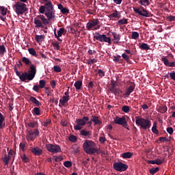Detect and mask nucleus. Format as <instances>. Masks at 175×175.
<instances>
[{
    "label": "nucleus",
    "instance_id": "f257e3e1",
    "mask_svg": "<svg viewBox=\"0 0 175 175\" xmlns=\"http://www.w3.org/2000/svg\"><path fill=\"white\" fill-rule=\"evenodd\" d=\"M38 12L41 14H44L48 20L55 21V11L54 10V7L51 1H48L44 5H40Z\"/></svg>",
    "mask_w": 175,
    "mask_h": 175
},
{
    "label": "nucleus",
    "instance_id": "f03ea898",
    "mask_svg": "<svg viewBox=\"0 0 175 175\" xmlns=\"http://www.w3.org/2000/svg\"><path fill=\"white\" fill-rule=\"evenodd\" d=\"M83 151L89 155L99 154V148H96L95 142L91 140H86L83 144Z\"/></svg>",
    "mask_w": 175,
    "mask_h": 175
},
{
    "label": "nucleus",
    "instance_id": "7ed1b4c3",
    "mask_svg": "<svg viewBox=\"0 0 175 175\" xmlns=\"http://www.w3.org/2000/svg\"><path fill=\"white\" fill-rule=\"evenodd\" d=\"M135 124L137 126H141L144 130L151 128V121L140 116L135 117Z\"/></svg>",
    "mask_w": 175,
    "mask_h": 175
},
{
    "label": "nucleus",
    "instance_id": "20e7f679",
    "mask_svg": "<svg viewBox=\"0 0 175 175\" xmlns=\"http://www.w3.org/2000/svg\"><path fill=\"white\" fill-rule=\"evenodd\" d=\"M93 38L96 40L101 42V43H108V46L111 44V38L107 37L106 34H100L99 32H96Z\"/></svg>",
    "mask_w": 175,
    "mask_h": 175
},
{
    "label": "nucleus",
    "instance_id": "39448f33",
    "mask_svg": "<svg viewBox=\"0 0 175 175\" xmlns=\"http://www.w3.org/2000/svg\"><path fill=\"white\" fill-rule=\"evenodd\" d=\"M12 8L15 9V12L18 16H20V14H24L25 12L28 10V8H27V4L20 1L16 2Z\"/></svg>",
    "mask_w": 175,
    "mask_h": 175
},
{
    "label": "nucleus",
    "instance_id": "423d86ee",
    "mask_svg": "<svg viewBox=\"0 0 175 175\" xmlns=\"http://www.w3.org/2000/svg\"><path fill=\"white\" fill-rule=\"evenodd\" d=\"M87 121H90V118L88 116H83L81 119L77 118V125L74 126L75 131H81L83 126L87 124Z\"/></svg>",
    "mask_w": 175,
    "mask_h": 175
},
{
    "label": "nucleus",
    "instance_id": "0eeeda50",
    "mask_svg": "<svg viewBox=\"0 0 175 175\" xmlns=\"http://www.w3.org/2000/svg\"><path fill=\"white\" fill-rule=\"evenodd\" d=\"M114 122L115 124H117L118 125H122L123 128H125L128 131H129V126H128V120L125 118V117L122 116L121 118L116 116L114 118Z\"/></svg>",
    "mask_w": 175,
    "mask_h": 175
},
{
    "label": "nucleus",
    "instance_id": "6e6552de",
    "mask_svg": "<svg viewBox=\"0 0 175 175\" xmlns=\"http://www.w3.org/2000/svg\"><path fill=\"white\" fill-rule=\"evenodd\" d=\"M46 148L47 151H49V152H53V154L62 152V150H61V146H59V145L48 144L46 145Z\"/></svg>",
    "mask_w": 175,
    "mask_h": 175
},
{
    "label": "nucleus",
    "instance_id": "1a4fd4ad",
    "mask_svg": "<svg viewBox=\"0 0 175 175\" xmlns=\"http://www.w3.org/2000/svg\"><path fill=\"white\" fill-rule=\"evenodd\" d=\"M113 167L114 170H116V172H125L128 169V165L119 161V162H115L113 164Z\"/></svg>",
    "mask_w": 175,
    "mask_h": 175
},
{
    "label": "nucleus",
    "instance_id": "9d476101",
    "mask_svg": "<svg viewBox=\"0 0 175 175\" xmlns=\"http://www.w3.org/2000/svg\"><path fill=\"white\" fill-rule=\"evenodd\" d=\"M40 133L39 132V129H34V131H32V130H29L27 131L26 139L28 142L33 140L36 137H38V136H39Z\"/></svg>",
    "mask_w": 175,
    "mask_h": 175
},
{
    "label": "nucleus",
    "instance_id": "9b49d317",
    "mask_svg": "<svg viewBox=\"0 0 175 175\" xmlns=\"http://www.w3.org/2000/svg\"><path fill=\"white\" fill-rule=\"evenodd\" d=\"M100 22L99 21V19H93L90 22H88L86 24V28L90 31L92 28H94V27H96L94 28V29H99L100 28V26L99 25V23Z\"/></svg>",
    "mask_w": 175,
    "mask_h": 175
},
{
    "label": "nucleus",
    "instance_id": "f8f14e48",
    "mask_svg": "<svg viewBox=\"0 0 175 175\" xmlns=\"http://www.w3.org/2000/svg\"><path fill=\"white\" fill-rule=\"evenodd\" d=\"M140 10L142 11H140ZM133 10L135 13H137L138 14H139V16H143L144 17H150V14H148V12H147V10H146V9H144V8L143 7H141L140 8L134 7Z\"/></svg>",
    "mask_w": 175,
    "mask_h": 175
},
{
    "label": "nucleus",
    "instance_id": "ddd939ff",
    "mask_svg": "<svg viewBox=\"0 0 175 175\" xmlns=\"http://www.w3.org/2000/svg\"><path fill=\"white\" fill-rule=\"evenodd\" d=\"M28 75L29 78L31 79V80L35 79V76L36 75V66H33V64L30 66V70H29Z\"/></svg>",
    "mask_w": 175,
    "mask_h": 175
},
{
    "label": "nucleus",
    "instance_id": "4468645a",
    "mask_svg": "<svg viewBox=\"0 0 175 175\" xmlns=\"http://www.w3.org/2000/svg\"><path fill=\"white\" fill-rule=\"evenodd\" d=\"M161 61L165 66H168V68H175V62H169V59H167L166 57L163 56Z\"/></svg>",
    "mask_w": 175,
    "mask_h": 175
},
{
    "label": "nucleus",
    "instance_id": "2eb2a0df",
    "mask_svg": "<svg viewBox=\"0 0 175 175\" xmlns=\"http://www.w3.org/2000/svg\"><path fill=\"white\" fill-rule=\"evenodd\" d=\"M28 72H23L22 74L20 72V74L18 75L21 81H25L26 80H29V81H31L32 80L31 78H29V75H28Z\"/></svg>",
    "mask_w": 175,
    "mask_h": 175
},
{
    "label": "nucleus",
    "instance_id": "dca6fc26",
    "mask_svg": "<svg viewBox=\"0 0 175 175\" xmlns=\"http://www.w3.org/2000/svg\"><path fill=\"white\" fill-rule=\"evenodd\" d=\"M31 151L34 155L38 156V157L39 155H42V154H43V150H42V149H40L38 146L31 148Z\"/></svg>",
    "mask_w": 175,
    "mask_h": 175
},
{
    "label": "nucleus",
    "instance_id": "f3484780",
    "mask_svg": "<svg viewBox=\"0 0 175 175\" xmlns=\"http://www.w3.org/2000/svg\"><path fill=\"white\" fill-rule=\"evenodd\" d=\"M34 24L36 28H44V25H43L42 21L38 18H34Z\"/></svg>",
    "mask_w": 175,
    "mask_h": 175
},
{
    "label": "nucleus",
    "instance_id": "a211bd4d",
    "mask_svg": "<svg viewBox=\"0 0 175 175\" xmlns=\"http://www.w3.org/2000/svg\"><path fill=\"white\" fill-rule=\"evenodd\" d=\"M148 163L150 165H162V160L161 159H156L154 160L148 161Z\"/></svg>",
    "mask_w": 175,
    "mask_h": 175
},
{
    "label": "nucleus",
    "instance_id": "6ab92c4d",
    "mask_svg": "<svg viewBox=\"0 0 175 175\" xmlns=\"http://www.w3.org/2000/svg\"><path fill=\"white\" fill-rule=\"evenodd\" d=\"M39 18L42 21L44 25H49V24H50L51 20H49V18H46V16H44V15L39 16Z\"/></svg>",
    "mask_w": 175,
    "mask_h": 175
},
{
    "label": "nucleus",
    "instance_id": "aec40b11",
    "mask_svg": "<svg viewBox=\"0 0 175 175\" xmlns=\"http://www.w3.org/2000/svg\"><path fill=\"white\" fill-rule=\"evenodd\" d=\"M80 135L81 136H85L86 137H91L92 135V134H91L90 131H87V129L81 130Z\"/></svg>",
    "mask_w": 175,
    "mask_h": 175
},
{
    "label": "nucleus",
    "instance_id": "412c9836",
    "mask_svg": "<svg viewBox=\"0 0 175 175\" xmlns=\"http://www.w3.org/2000/svg\"><path fill=\"white\" fill-rule=\"evenodd\" d=\"M92 121H93L94 125H100V124H102V121H100L99 117L96 116H92Z\"/></svg>",
    "mask_w": 175,
    "mask_h": 175
},
{
    "label": "nucleus",
    "instance_id": "4be33fe9",
    "mask_svg": "<svg viewBox=\"0 0 175 175\" xmlns=\"http://www.w3.org/2000/svg\"><path fill=\"white\" fill-rule=\"evenodd\" d=\"M112 35L113 36V40L115 41V43H116L117 44H118V42H120V39H121V36H120V34H118L116 32H112Z\"/></svg>",
    "mask_w": 175,
    "mask_h": 175
},
{
    "label": "nucleus",
    "instance_id": "5701e85b",
    "mask_svg": "<svg viewBox=\"0 0 175 175\" xmlns=\"http://www.w3.org/2000/svg\"><path fill=\"white\" fill-rule=\"evenodd\" d=\"M135 90V85H130L126 92H125L124 95H126V96H129L131 95V94H132V92H133V90Z\"/></svg>",
    "mask_w": 175,
    "mask_h": 175
},
{
    "label": "nucleus",
    "instance_id": "b1692460",
    "mask_svg": "<svg viewBox=\"0 0 175 175\" xmlns=\"http://www.w3.org/2000/svg\"><path fill=\"white\" fill-rule=\"evenodd\" d=\"M27 125L29 128H38V126H39V124L37 121L28 122L27 123Z\"/></svg>",
    "mask_w": 175,
    "mask_h": 175
},
{
    "label": "nucleus",
    "instance_id": "393cba45",
    "mask_svg": "<svg viewBox=\"0 0 175 175\" xmlns=\"http://www.w3.org/2000/svg\"><path fill=\"white\" fill-rule=\"evenodd\" d=\"M5 126V117L0 112V129H2Z\"/></svg>",
    "mask_w": 175,
    "mask_h": 175
},
{
    "label": "nucleus",
    "instance_id": "a878e982",
    "mask_svg": "<svg viewBox=\"0 0 175 175\" xmlns=\"http://www.w3.org/2000/svg\"><path fill=\"white\" fill-rule=\"evenodd\" d=\"M29 100H31L32 103L36 105V106H42V103H40V101H38V99H36V98L33 96H31Z\"/></svg>",
    "mask_w": 175,
    "mask_h": 175
},
{
    "label": "nucleus",
    "instance_id": "bb28decb",
    "mask_svg": "<svg viewBox=\"0 0 175 175\" xmlns=\"http://www.w3.org/2000/svg\"><path fill=\"white\" fill-rule=\"evenodd\" d=\"M133 155V153H132L131 152H126L123 153L122 154V157L124 159H129L132 158Z\"/></svg>",
    "mask_w": 175,
    "mask_h": 175
},
{
    "label": "nucleus",
    "instance_id": "cd10ccee",
    "mask_svg": "<svg viewBox=\"0 0 175 175\" xmlns=\"http://www.w3.org/2000/svg\"><path fill=\"white\" fill-rule=\"evenodd\" d=\"M11 157L10 156L8 155V154H4V158L3 159V162L5 165V166L9 165V161H10Z\"/></svg>",
    "mask_w": 175,
    "mask_h": 175
},
{
    "label": "nucleus",
    "instance_id": "c85d7f7f",
    "mask_svg": "<svg viewBox=\"0 0 175 175\" xmlns=\"http://www.w3.org/2000/svg\"><path fill=\"white\" fill-rule=\"evenodd\" d=\"M157 111H159V113H161V114H163L167 111V107L161 106L158 108Z\"/></svg>",
    "mask_w": 175,
    "mask_h": 175
},
{
    "label": "nucleus",
    "instance_id": "c756f323",
    "mask_svg": "<svg viewBox=\"0 0 175 175\" xmlns=\"http://www.w3.org/2000/svg\"><path fill=\"white\" fill-rule=\"evenodd\" d=\"M69 100L68 96H63L62 99L59 100V103L62 105V106H65V103Z\"/></svg>",
    "mask_w": 175,
    "mask_h": 175
},
{
    "label": "nucleus",
    "instance_id": "7c9ffc66",
    "mask_svg": "<svg viewBox=\"0 0 175 175\" xmlns=\"http://www.w3.org/2000/svg\"><path fill=\"white\" fill-rule=\"evenodd\" d=\"M82 85H83V81H77L74 84V86L75 87L76 90H81Z\"/></svg>",
    "mask_w": 175,
    "mask_h": 175
},
{
    "label": "nucleus",
    "instance_id": "2f4dec72",
    "mask_svg": "<svg viewBox=\"0 0 175 175\" xmlns=\"http://www.w3.org/2000/svg\"><path fill=\"white\" fill-rule=\"evenodd\" d=\"M20 157H21V159H22L23 162H25V163H28V162H29V158H28V157H27L25 153L21 154Z\"/></svg>",
    "mask_w": 175,
    "mask_h": 175
},
{
    "label": "nucleus",
    "instance_id": "473e14b6",
    "mask_svg": "<svg viewBox=\"0 0 175 175\" xmlns=\"http://www.w3.org/2000/svg\"><path fill=\"white\" fill-rule=\"evenodd\" d=\"M8 13V9L3 6H0V14L2 16H6Z\"/></svg>",
    "mask_w": 175,
    "mask_h": 175
},
{
    "label": "nucleus",
    "instance_id": "72a5a7b5",
    "mask_svg": "<svg viewBox=\"0 0 175 175\" xmlns=\"http://www.w3.org/2000/svg\"><path fill=\"white\" fill-rule=\"evenodd\" d=\"M139 49L141 50H150V45H148L146 43H142L139 45Z\"/></svg>",
    "mask_w": 175,
    "mask_h": 175
},
{
    "label": "nucleus",
    "instance_id": "f704fd0d",
    "mask_svg": "<svg viewBox=\"0 0 175 175\" xmlns=\"http://www.w3.org/2000/svg\"><path fill=\"white\" fill-rule=\"evenodd\" d=\"M117 82H111V87L109 88V91H111V94L115 91V90L117 88Z\"/></svg>",
    "mask_w": 175,
    "mask_h": 175
},
{
    "label": "nucleus",
    "instance_id": "c9c22d12",
    "mask_svg": "<svg viewBox=\"0 0 175 175\" xmlns=\"http://www.w3.org/2000/svg\"><path fill=\"white\" fill-rule=\"evenodd\" d=\"M139 3L142 6H150V0H140Z\"/></svg>",
    "mask_w": 175,
    "mask_h": 175
},
{
    "label": "nucleus",
    "instance_id": "e433bc0d",
    "mask_svg": "<svg viewBox=\"0 0 175 175\" xmlns=\"http://www.w3.org/2000/svg\"><path fill=\"white\" fill-rule=\"evenodd\" d=\"M152 132L155 135H158V133H159V131H158V129H157V122H154L153 123V126L152 127Z\"/></svg>",
    "mask_w": 175,
    "mask_h": 175
},
{
    "label": "nucleus",
    "instance_id": "4c0bfd02",
    "mask_svg": "<svg viewBox=\"0 0 175 175\" xmlns=\"http://www.w3.org/2000/svg\"><path fill=\"white\" fill-rule=\"evenodd\" d=\"M44 39V36L43 35H37L36 36V40L38 43H41V42H43V40Z\"/></svg>",
    "mask_w": 175,
    "mask_h": 175
},
{
    "label": "nucleus",
    "instance_id": "58836bf2",
    "mask_svg": "<svg viewBox=\"0 0 175 175\" xmlns=\"http://www.w3.org/2000/svg\"><path fill=\"white\" fill-rule=\"evenodd\" d=\"M22 62H23V64H25V65H31L32 64V62H31V60H29L28 57H23L22 58Z\"/></svg>",
    "mask_w": 175,
    "mask_h": 175
},
{
    "label": "nucleus",
    "instance_id": "ea45409f",
    "mask_svg": "<svg viewBox=\"0 0 175 175\" xmlns=\"http://www.w3.org/2000/svg\"><path fill=\"white\" fill-rule=\"evenodd\" d=\"M28 51L31 55H33V57H38V53H36V51H35V49L30 48L28 49Z\"/></svg>",
    "mask_w": 175,
    "mask_h": 175
},
{
    "label": "nucleus",
    "instance_id": "a19ab883",
    "mask_svg": "<svg viewBox=\"0 0 175 175\" xmlns=\"http://www.w3.org/2000/svg\"><path fill=\"white\" fill-rule=\"evenodd\" d=\"M127 23H128V19L122 18L118 21L117 25H124V24H126Z\"/></svg>",
    "mask_w": 175,
    "mask_h": 175
},
{
    "label": "nucleus",
    "instance_id": "79ce46f5",
    "mask_svg": "<svg viewBox=\"0 0 175 175\" xmlns=\"http://www.w3.org/2000/svg\"><path fill=\"white\" fill-rule=\"evenodd\" d=\"M6 53L5 45H0V55H4Z\"/></svg>",
    "mask_w": 175,
    "mask_h": 175
},
{
    "label": "nucleus",
    "instance_id": "37998d69",
    "mask_svg": "<svg viewBox=\"0 0 175 175\" xmlns=\"http://www.w3.org/2000/svg\"><path fill=\"white\" fill-rule=\"evenodd\" d=\"M68 140L72 142V143H76V142H77V137L73 135H70Z\"/></svg>",
    "mask_w": 175,
    "mask_h": 175
},
{
    "label": "nucleus",
    "instance_id": "c03bdc74",
    "mask_svg": "<svg viewBox=\"0 0 175 175\" xmlns=\"http://www.w3.org/2000/svg\"><path fill=\"white\" fill-rule=\"evenodd\" d=\"M159 170V167H153V168H152V169H150V170H149V173L150 174H152V175H154V174H155V173H157L158 171Z\"/></svg>",
    "mask_w": 175,
    "mask_h": 175
},
{
    "label": "nucleus",
    "instance_id": "a18cd8bd",
    "mask_svg": "<svg viewBox=\"0 0 175 175\" xmlns=\"http://www.w3.org/2000/svg\"><path fill=\"white\" fill-rule=\"evenodd\" d=\"M51 124V120L50 119H46V121L43 122L42 123V126H49Z\"/></svg>",
    "mask_w": 175,
    "mask_h": 175
},
{
    "label": "nucleus",
    "instance_id": "49530a36",
    "mask_svg": "<svg viewBox=\"0 0 175 175\" xmlns=\"http://www.w3.org/2000/svg\"><path fill=\"white\" fill-rule=\"evenodd\" d=\"M112 94H114V95H120V94H122V90L120 88H116L115 91L112 92Z\"/></svg>",
    "mask_w": 175,
    "mask_h": 175
},
{
    "label": "nucleus",
    "instance_id": "de8ad7c7",
    "mask_svg": "<svg viewBox=\"0 0 175 175\" xmlns=\"http://www.w3.org/2000/svg\"><path fill=\"white\" fill-rule=\"evenodd\" d=\"M46 85V81L44 80H40L39 81V85L38 87H40V88H44V86Z\"/></svg>",
    "mask_w": 175,
    "mask_h": 175
},
{
    "label": "nucleus",
    "instance_id": "09e8293b",
    "mask_svg": "<svg viewBox=\"0 0 175 175\" xmlns=\"http://www.w3.org/2000/svg\"><path fill=\"white\" fill-rule=\"evenodd\" d=\"M131 38L135 40L137 39V38H139V33L137 31H133L131 33Z\"/></svg>",
    "mask_w": 175,
    "mask_h": 175
},
{
    "label": "nucleus",
    "instance_id": "8fccbe9b",
    "mask_svg": "<svg viewBox=\"0 0 175 175\" xmlns=\"http://www.w3.org/2000/svg\"><path fill=\"white\" fill-rule=\"evenodd\" d=\"M33 111L36 116H39L40 114V109H39V107H34Z\"/></svg>",
    "mask_w": 175,
    "mask_h": 175
},
{
    "label": "nucleus",
    "instance_id": "3c124183",
    "mask_svg": "<svg viewBox=\"0 0 175 175\" xmlns=\"http://www.w3.org/2000/svg\"><path fill=\"white\" fill-rule=\"evenodd\" d=\"M53 158L55 162H61V161H63L64 159V157H62V156H54Z\"/></svg>",
    "mask_w": 175,
    "mask_h": 175
},
{
    "label": "nucleus",
    "instance_id": "603ef678",
    "mask_svg": "<svg viewBox=\"0 0 175 175\" xmlns=\"http://www.w3.org/2000/svg\"><path fill=\"white\" fill-rule=\"evenodd\" d=\"M109 16H110V17H113V18H118V11L115 10L114 12L111 14Z\"/></svg>",
    "mask_w": 175,
    "mask_h": 175
},
{
    "label": "nucleus",
    "instance_id": "864d4df0",
    "mask_svg": "<svg viewBox=\"0 0 175 175\" xmlns=\"http://www.w3.org/2000/svg\"><path fill=\"white\" fill-rule=\"evenodd\" d=\"M19 148L24 152V151H25V143H24V142L20 143Z\"/></svg>",
    "mask_w": 175,
    "mask_h": 175
},
{
    "label": "nucleus",
    "instance_id": "5fc2aeb1",
    "mask_svg": "<svg viewBox=\"0 0 175 175\" xmlns=\"http://www.w3.org/2000/svg\"><path fill=\"white\" fill-rule=\"evenodd\" d=\"M65 167H72V163L69 161H66L64 163Z\"/></svg>",
    "mask_w": 175,
    "mask_h": 175
},
{
    "label": "nucleus",
    "instance_id": "6e6d98bb",
    "mask_svg": "<svg viewBox=\"0 0 175 175\" xmlns=\"http://www.w3.org/2000/svg\"><path fill=\"white\" fill-rule=\"evenodd\" d=\"M122 111H124V113H129V106H128V105L123 106L122 108Z\"/></svg>",
    "mask_w": 175,
    "mask_h": 175
},
{
    "label": "nucleus",
    "instance_id": "4d7b16f0",
    "mask_svg": "<svg viewBox=\"0 0 175 175\" xmlns=\"http://www.w3.org/2000/svg\"><path fill=\"white\" fill-rule=\"evenodd\" d=\"M122 57L123 59H125V61H126L127 62H129L130 61L129 56H128L126 53H122Z\"/></svg>",
    "mask_w": 175,
    "mask_h": 175
},
{
    "label": "nucleus",
    "instance_id": "13d9d810",
    "mask_svg": "<svg viewBox=\"0 0 175 175\" xmlns=\"http://www.w3.org/2000/svg\"><path fill=\"white\" fill-rule=\"evenodd\" d=\"M120 58H121V56L120 55H113V61L114 62H120Z\"/></svg>",
    "mask_w": 175,
    "mask_h": 175
},
{
    "label": "nucleus",
    "instance_id": "bf43d9fd",
    "mask_svg": "<svg viewBox=\"0 0 175 175\" xmlns=\"http://www.w3.org/2000/svg\"><path fill=\"white\" fill-rule=\"evenodd\" d=\"M53 70H54V72H57V73H59V72H61V67L58 66H54Z\"/></svg>",
    "mask_w": 175,
    "mask_h": 175
},
{
    "label": "nucleus",
    "instance_id": "052dcab7",
    "mask_svg": "<svg viewBox=\"0 0 175 175\" xmlns=\"http://www.w3.org/2000/svg\"><path fill=\"white\" fill-rule=\"evenodd\" d=\"M98 73L100 77H105V71H103V70L99 69Z\"/></svg>",
    "mask_w": 175,
    "mask_h": 175
},
{
    "label": "nucleus",
    "instance_id": "680f3d73",
    "mask_svg": "<svg viewBox=\"0 0 175 175\" xmlns=\"http://www.w3.org/2000/svg\"><path fill=\"white\" fill-rule=\"evenodd\" d=\"M170 79H171V80H174V81H175V72L174 71L170 72Z\"/></svg>",
    "mask_w": 175,
    "mask_h": 175
},
{
    "label": "nucleus",
    "instance_id": "e2e57ef3",
    "mask_svg": "<svg viewBox=\"0 0 175 175\" xmlns=\"http://www.w3.org/2000/svg\"><path fill=\"white\" fill-rule=\"evenodd\" d=\"M65 29L64 28H60L57 31V36H62V33H64Z\"/></svg>",
    "mask_w": 175,
    "mask_h": 175
},
{
    "label": "nucleus",
    "instance_id": "0e129e2a",
    "mask_svg": "<svg viewBox=\"0 0 175 175\" xmlns=\"http://www.w3.org/2000/svg\"><path fill=\"white\" fill-rule=\"evenodd\" d=\"M159 142L165 143V142H169V139L166 137H159Z\"/></svg>",
    "mask_w": 175,
    "mask_h": 175
},
{
    "label": "nucleus",
    "instance_id": "69168bd1",
    "mask_svg": "<svg viewBox=\"0 0 175 175\" xmlns=\"http://www.w3.org/2000/svg\"><path fill=\"white\" fill-rule=\"evenodd\" d=\"M61 13H62V14H68L69 13V9L64 8V9H62V10L61 11Z\"/></svg>",
    "mask_w": 175,
    "mask_h": 175
},
{
    "label": "nucleus",
    "instance_id": "338daca9",
    "mask_svg": "<svg viewBox=\"0 0 175 175\" xmlns=\"http://www.w3.org/2000/svg\"><path fill=\"white\" fill-rule=\"evenodd\" d=\"M167 132L169 133V135H172L174 131L173 130L172 127H167Z\"/></svg>",
    "mask_w": 175,
    "mask_h": 175
},
{
    "label": "nucleus",
    "instance_id": "774afa93",
    "mask_svg": "<svg viewBox=\"0 0 175 175\" xmlns=\"http://www.w3.org/2000/svg\"><path fill=\"white\" fill-rule=\"evenodd\" d=\"M168 21H175V16L171 15L167 16Z\"/></svg>",
    "mask_w": 175,
    "mask_h": 175
}]
</instances>
